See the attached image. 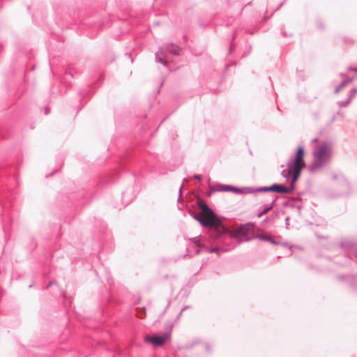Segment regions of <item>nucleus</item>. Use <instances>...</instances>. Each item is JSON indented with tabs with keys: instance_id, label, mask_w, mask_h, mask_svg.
<instances>
[{
	"instance_id": "dca6fc26",
	"label": "nucleus",
	"mask_w": 357,
	"mask_h": 357,
	"mask_svg": "<svg viewBox=\"0 0 357 357\" xmlns=\"http://www.w3.org/2000/svg\"><path fill=\"white\" fill-rule=\"evenodd\" d=\"M153 24H154L155 25H157V26H158V25H159V24H160V23H159V22H158V21H157V22H153Z\"/></svg>"
},
{
	"instance_id": "0eeeda50",
	"label": "nucleus",
	"mask_w": 357,
	"mask_h": 357,
	"mask_svg": "<svg viewBox=\"0 0 357 357\" xmlns=\"http://www.w3.org/2000/svg\"><path fill=\"white\" fill-rule=\"evenodd\" d=\"M220 190L223 191H234L236 192V189L234 187H231L230 185H222L220 186Z\"/></svg>"
},
{
	"instance_id": "ddd939ff",
	"label": "nucleus",
	"mask_w": 357,
	"mask_h": 357,
	"mask_svg": "<svg viewBox=\"0 0 357 357\" xmlns=\"http://www.w3.org/2000/svg\"><path fill=\"white\" fill-rule=\"evenodd\" d=\"M53 283H54V281L50 282L47 286L45 287V289L49 288L51 285H52Z\"/></svg>"
},
{
	"instance_id": "f257e3e1",
	"label": "nucleus",
	"mask_w": 357,
	"mask_h": 357,
	"mask_svg": "<svg viewBox=\"0 0 357 357\" xmlns=\"http://www.w3.org/2000/svg\"><path fill=\"white\" fill-rule=\"evenodd\" d=\"M305 157V151L303 148L298 147L296 151V153L294 157V162L289 163L288 165V169L284 170L282 172V174L284 177L289 176L291 174H293V178L291 181V188H288L284 187L280 184H274L270 187L262 188L259 190L260 191H271L278 193H289L294 188V183L297 181L301 175V172L302 169L305 167V163L304 161Z\"/></svg>"
},
{
	"instance_id": "4be33fe9",
	"label": "nucleus",
	"mask_w": 357,
	"mask_h": 357,
	"mask_svg": "<svg viewBox=\"0 0 357 357\" xmlns=\"http://www.w3.org/2000/svg\"><path fill=\"white\" fill-rule=\"evenodd\" d=\"M175 357H176V356H175Z\"/></svg>"
},
{
	"instance_id": "4468645a",
	"label": "nucleus",
	"mask_w": 357,
	"mask_h": 357,
	"mask_svg": "<svg viewBox=\"0 0 357 357\" xmlns=\"http://www.w3.org/2000/svg\"><path fill=\"white\" fill-rule=\"evenodd\" d=\"M145 310H146V307H142V313H143V314H144H144H145Z\"/></svg>"
},
{
	"instance_id": "412c9836",
	"label": "nucleus",
	"mask_w": 357,
	"mask_h": 357,
	"mask_svg": "<svg viewBox=\"0 0 357 357\" xmlns=\"http://www.w3.org/2000/svg\"><path fill=\"white\" fill-rule=\"evenodd\" d=\"M177 319H178V315H177V316L176 317V320Z\"/></svg>"
},
{
	"instance_id": "a211bd4d",
	"label": "nucleus",
	"mask_w": 357,
	"mask_h": 357,
	"mask_svg": "<svg viewBox=\"0 0 357 357\" xmlns=\"http://www.w3.org/2000/svg\"><path fill=\"white\" fill-rule=\"evenodd\" d=\"M139 318H141V319H142V318H143V316H142V314H140L139 315Z\"/></svg>"
},
{
	"instance_id": "9d476101",
	"label": "nucleus",
	"mask_w": 357,
	"mask_h": 357,
	"mask_svg": "<svg viewBox=\"0 0 357 357\" xmlns=\"http://www.w3.org/2000/svg\"><path fill=\"white\" fill-rule=\"evenodd\" d=\"M44 112L45 114H48L50 113V109L48 107H45Z\"/></svg>"
},
{
	"instance_id": "423d86ee",
	"label": "nucleus",
	"mask_w": 357,
	"mask_h": 357,
	"mask_svg": "<svg viewBox=\"0 0 357 357\" xmlns=\"http://www.w3.org/2000/svg\"><path fill=\"white\" fill-rule=\"evenodd\" d=\"M254 231V226L251 223H247L241 225L237 229H235L230 231V234L232 237L240 238L247 236Z\"/></svg>"
},
{
	"instance_id": "2eb2a0df",
	"label": "nucleus",
	"mask_w": 357,
	"mask_h": 357,
	"mask_svg": "<svg viewBox=\"0 0 357 357\" xmlns=\"http://www.w3.org/2000/svg\"><path fill=\"white\" fill-rule=\"evenodd\" d=\"M195 179H199V180H200V179H201V177H200V176H198V175H197V176H195Z\"/></svg>"
},
{
	"instance_id": "f03ea898",
	"label": "nucleus",
	"mask_w": 357,
	"mask_h": 357,
	"mask_svg": "<svg viewBox=\"0 0 357 357\" xmlns=\"http://www.w3.org/2000/svg\"><path fill=\"white\" fill-rule=\"evenodd\" d=\"M313 160L310 165L312 171H316L324 167L331 157V145L326 142H321L318 144L314 149Z\"/></svg>"
},
{
	"instance_id": "f8f14e48",
	"label": "nucleus",
	"mask_w": 357,
	"mask_h": 357,
	"mask_svg": "<svg viewBox=\"0 0 357 357\" xmlns=\"http://www.w3.org/2000/svg\"><path fill=\"white\" fill-rule=\"evenodd\" d=\"M260 238L263 239V240H266V241H268V240L269 241L270 240V238L268 237H266V236H260Z\"/></svg>"
},
{
	"instance_id": "7ed1b4c3",
	"label": "nucleus",
	"mask_w": 357,
	"mask_h": 357,
	"mask_svg": "<svg viewBox=\"0 0 357 357\" xmlns=\"http://www.w3.org/2000/svg\"><path fill=\"white\" fill-rule=\"evenodd\" d=\"M199 206L201 211L199 214V221L204 226L214 229L221 232L223 229L220 220L215 216V213L208 207L204 201L199 202Z\"/></svg>"
},
{
	"instance_id": "6ab92c4d",
	"label": "nucleus",
	"mask_w": 357,
	"mask_h": 357,
	"mask_svg": "<svg viewBox=\"0 0 357 357\" xmlns=\"http://www.w3.org/2000/svg\"><path fill=\"white\" fill-rule=\"evenodd\" d=\"M70 76L73 77V75L71 73H68Z\"/></svg>"
},
{
	"instance_id": "39448f33",
	"label": "nucleus",
	"mask_w": 357,
	"mask_h": 357,
	"mask_svg": "<svg viewBox=\"0 0 357 357\" xmlns=\"http://www.w3.org/2000/svg\"><path fill=\"white\" fill-rule=\"evenodd\" d=\"M170 337V333H163L162 335L155 334L153 335H146L144 338L145 342L151 343L154 347L162 346Z\"/></svg>"
},
{
	"instance_id": "f3484780",
	"label": "nucleus",
	"mask_w": 357,
	"mask_h": 357,
	"mask_svg": "<svg viewBox=\"0 0 357 357\" xmlns=\"http://www.w3.org/2000/svg\"><path fill=\"white\" fill-rule=\"evenodd\" d=\"M3 50V46L0 44V52Z\"/></svg>"
},
{
	"instance_id": "20e7f679",
	"label": "nucleus",
	"mask_w": 357,
	"mask_h": 357,
	"mask_svg": "<svg viewBox=\"0 0 357 357\" xmlns=\"http://www.w3.org/2000/svg\"><path fill=\"white\" fill-rule=\"evenodd\" d=\"M178 56V45L172 42H167L160 47L155 53V61L167 67L169 61L176 59Z\"/></svg>"
},
{
	"instance_id": "9b49d317",
	"label": "nucleus",
	"mask_w": 357,
	"mask_h": 357,
	"mask_svg": "<svg viewBox=\"0 0 357 357\" xmlns=\"http://www.w3.org/2000/svg\"><path fill=\"white\" fill-rule=\"evenodd\" d=\"M126 56H128V58H130V59H131V63H132V62H133V59H132V57L131 56V54H130V53H126Z\"/></svg>"
},
{
	"instance_id": "6e6552de",
	"label": "nucleus",
	"mask_w": 357,
	"mask_h": 357,
	"mask_svg": "<svg viewBox=\"0 0 357 357\" xmlns=\"http://www.w3.org/2000/svg\"><path fill=\"white\" fill-rule=\"evenodd\" d=\"M271 207H268V208H266V209H264L261 213H260L259 215H258V218H261V216H263L264 214H266V213H268L270 210H271Z\"/></svg>"
},
{
	"instance_id": "1a4fd4ad",
	"label": "nucleus",
	"mask_w": 357,
	"mask_h": 357,
	"mask_svg": "<svg viewBox=\"0 0 357 357\" xmlns=\"http://www.w3.org/2000/svg\"><path fill=\"white\" fill-rule=\"evenodd\" d=\"M194 243L196 244L198 247L201 246V239L199 238H195L194 239Z\"/></svg>"
},
{
	"instance_id": "aec40b11",
	"label": "nucleus",
	"mask_w": 357,
	"mask_h": 357,
	"mask_svg": "<svg viewBox=\"0 0 357 357\" xmlns=\"http://www.w3.org/2000/svg\"><path fill=\"white\" fill-rule=\"evenodd\" d=\"M162 84H163V83H162H162H160V87H161V86H162Z\"/></svg>"
}]
</instances>
